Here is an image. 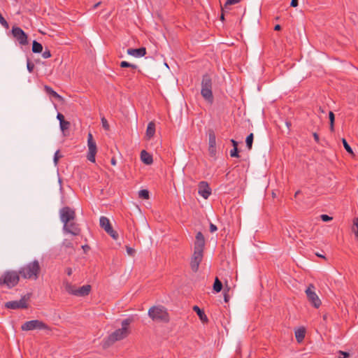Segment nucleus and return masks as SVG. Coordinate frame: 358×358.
Instances as JSON below:
<instances>
[{"instance_id":"35","label":"nucleus","mask_w":358,"mask_h":358,"mask_svg":"<svg viewBox=\"0 0 358 358\" xmlns=\"http://www.w3.org/2000/svg\"><path fill=\"white\" fill-rule=\"evenodd\" d=\"M230 156L231 157H239V154H238V148H234L232 150H231L230 151Z\"/></svg>"},{"instance_id":"17","label":"nucleus","mask_w":358,"mask_h":358,"mask_svg":"<svg viewBox=\"0 0 358 358\" xmlns=\"http://www.w3.org/2000/svg\"><path fill=\"white\" fill-rule=\"evenodd\" d=\"M194 250L203 251L205 246V238L203 234L199 231L196 235Z\"/></svg>"},{"instance_id":"21","label":"nucleus","mask_w":358,"mask_h":358,"mask_svg":"<svg viewBox=\"0 0 358 358\" xmlns=\"http://www.w3.org/2000/svg\"><path fill=\"white\" fill-rule=\"evenodd\" d=\"M141 159L146 165H150L153 162L152 155L143 150L141 152Z\"/></svg>"},{"instance_id":"15","label":"nucleus","mask_w":358,"mask_h":358,"mask_svg":"<svg viewBox=\"0 0 358 358\" xmlns=\"http://www.w3.org/2000/svg\"><path fill=\"white\" fill-rule=\"evenodd\" d=\"M199 191L198 193L204 199H208L211 194V188L206 181H201L198 185Z\"/></svg>"},{"instance_id":"13","label":"nucleus","mask_w":358,"mask_h":358,"mask_svg":"<svg viewBox=\"0 0 358 358\" xmlns=\"http://www.w3.org/2000/svg\"><path fill=\"white\" fill-rule=\"evenodd\" d=\"M203 257V251L194 250V253L191 258L190 267L193 272H197L199 264Z\"/></svg>"},{"instance_id":"2","label":"nucleus","mask_w":358,"mask_h":358,"mask_svg":"<svg viewBox=\"0 0 358 358\" xmlns=\"http://www.w3.org/2000/svg\"><path fill=\"white\" fill-rule=\"evenodd\" d=\"M20 275L19 271L15 270H7L0 276V287L12 289L20 282Z\"/></svg>"},{"instance_id":"32","label":"nucleus","mask_w":358,"mask_h":358,"mask_svg":"<svg viewBox=\"0 0 358 358\" xmlns=\"http://www.w3.org/2000/svg\"><path fill=\"white\" fill-rule=\"evenodd\" d=\"M342 143H343V147L345 149V150L349 154L353 155L354 153H353L352 149L351 148V147L350 146V145L348 144V143L347 142V141L345 138L342 139Z\"/></svg>"},{"instance_id":"6","label":"nucleus","mask_w":358,"mask_h":358,"mask_svg":"<svg viewBox=\"0 0 358 358\" xmlns=\"http://www.w3.org/2000/svg\"><path fill=\"white\" fill-rule=\"evenodd\" d=\"M61 222L67 227L68 222L75 220L76 212L69 206H64L59 210Z\"/></svg>"},{"instance_id":"50","label":"nucleus","mask_w":358,"mask_h":358,"mask_svg":"<svg viewBox=\"0 0 358 358\" xmlns=\"http://www.w3.org/2000/svg\"><path fill=\"white\" fill-rule=\"evenodd\" d=\"M224 300L226 303H227L229 300V296L226 292L224 293Z\"/></svg>"},{"instance_id":"19","label":"nucleus","mask_w":358,"mask_h":358,"mask_svg":"<svg viewBox=\"0 0 358 358\" xmlns=\"http://www.w3.org/2000/svg\"><path fill=\"white\" fill-rule=\"evenodd\" d=\"M44 91L47 94H48L50 97L55 98L59 101L63 102L64 98L60 96L57 92H56L51 87L48 85L44 86Z\"/></svg>"},{"instance_id":"20","label":"nucleus","mask_w":358,"mask_h":358,"mask_svg":"<svg viewBox=\"0 0 358 358\" xmlns=\"http://www.w3.org/2000/svg\"><path fill=\"white\" fill-rule=\"evenodd\" d=\"M90 291L91 286L90 285H83L76 289L75 296H85L90 294Z\"/></svg>"},{"instance_id":"31","label":"nucleus","mask_w":358,"mask_h":358,"mask_svg":"<svg viewBox=\"0 0 358 358\" xmlns=\"http://www.w3.org/2000/svg\"><path fill=\"white\" fill-rule=\"evenodd\" d=\"M138 196L143 199H149V191L147 189H141L138 192Z\"/></svg>"},{"instance_id":"36","label":"nucleus","mask_w":358,"mask_h":358,"mask_svg":"<svg viewBox=\"0 0 358 358\" xmlns=\"http://www.w3.org/2000/svg\"><path fill=\"white\" fill-rule=\"evenodd\" d=\"M101 123H102V127H103V129L105 130H109L110 126H109V124H108L107 120L105 117L101 118Z\"/></svg>"},{"instance_id":"55","label":"nucleus","mask_w":358,"mask_h":358,"mask_svg":"<svg viewBox=\"0 0 358 358\" xmlns=\"http://www.w3.org/2000/svg\"><path fill=\"white\" fill-rule=\"evenodd\" d=\"M101 4V2H98L96 3H95L94 6H93V9H95L99 5Z\"/></svg>"},{"instance_id":"14","label":"nucleus","mask_w":358,"mask_h":358,"mask_svg":"<svg viewBox=\"0 0 358 358\" xmlns=\"http://www.w3.org/2000/svg\"><path fill=\"white\" fill-rule=\"evenodd\" d=\"M208 152L211 157H214L216 155V136L213 129L208 130Z\"/></svg>"},{"instance_id":"47","label":"nucleus","mask_w":358,"mask_h":358,"mask_svg":"<svg viewBox=\"0 0 358 358\" xmlns=\"http://www.w3.org/2000/svg\"><path fill=\"white\" fill-rule=\"evenodd\" d=\"M313 138H314L315 141H316V143H320L319 135L316 132H314L313 134Z\"/></svg>"},{"instance_id":"53","label":"nucleus","mask_w":358,"mask_h":358,"mask_svg":"<svg viewBox=\"0 0 358 358\" xmlns=\"http://www.w3.org/2000/svg\"><path fill=\"white\" fill-rule=\"evenodd\" d=\"M274 30L275 31H280V30H281V26L280 24H276L274 27Z\"/></svg>"},{"instance_id":"3","label":"nucleus","mask_w":358,"mask_h":358,"mask_svg":"<svg viewBox=\"0 0 358 358\" xmlns=\"http://www.w3.org/2000/svg\"><path fill=\"white\" fill-rule=\"evenodd\" d=\"M131 321L132 320L130 318H127L122 320V328L116 329L114 332L110 334L107 338V343L108 344H113L116 341L126 338L129 333L128 327L131 324Z\"/></svg>"},{"instance_id":"4","label":"nucleus","mask_w":358,"mask_h":358,"mask_svg":"<svg viewBox=\"0 0 358 358\" xmlns=\"http://www.w3.org/2000/svg\"><path fill=\"white\" fill-rule=\"evenodd\" d=\"M201 94L208 103H213L214 97L213 94V81L210 76L208 73L203 75L201 80Z\"/></svg>"},{"instance_id":"49","label":"nucleus","mask_w":358,"mask_h":358,"mask_svg":"<svg viewBox=\"0 0 358 358\" xmlns=\"http://www.w3.org/2000/svg\"><path fill=\"white\" fill-rule=\"evenodd\" d=\"M290 6L292 7H296L298 6V0H292Z\"/></svg>"},{"instance_id":"39","label":"nucleus","mask_w":358,"mask_h":358,"mask_svg":"<svg viewBox=\"0 0 358 358\" xmlns=\"http://www.w3.org/2000/svg\"><path fill=\"white\" fill-rule=\"evenodd\" d=\"M62 245L66 248H73V243L71 241L67 240V239H65L64 241H63V243Z\"/></svg>"},{"instance_id":"9","label":"nucleus","mask_w":358,"mask_h":358,"mask_svg":"<svg viewBox=\"0 0 358 358\" xmlns=\"http://www.w3.org/2000/svg\"><path fill=\"white\" fill-rule=\"evenodd\" d=\"M87 146L88 152L87 158L90 162H95V156L97 152V147L91 133H89L87 135Z\"/></svg>"},{"instance_id":"60","label":"nucleus","mask_w":358,"mask_h":358,"mask_svg":"<svg viewBox=\"0 0 358 358\" xmlns=\"http://www.w3.org/2000/svg\"><path fill=\"white\" fill-rule=\"evenodd\" d=\"M122 75H123L124 76H128V73H127L126 72H123V73H122Z\"/></svg>"},{"instance_id":"51","label":"nucleus","mask_w":358,"mask_h":358,"mask_svg":"<svg viewBox=\"0 0 358 358\" xmlns=\"http://www.w3.org/2000/svg\"><path fill=\"white\" fill-rule=\"evenodd\" d=\"M82 248L84 250V252L86 253L90 250V246L87 245H84L82 246Z\"/></svg>"},{"instance_id":"7","label":"nucleus","mask_w":358,"mask_h":358,"mask_svg":"<svg viewBox=\"0 0 358 358\" xmlns=\"http://www.w3.org/2000/svg\"><path fill=\"white\" fill-rule=\"evenodd\" d=\"M29 294L23 296L19 301H10L5 303V308L8 309H25L27 308L28 305L27 301L29 299Z\"/></svg>"},{"instance_id":"54","label":"nucleus","mask_w":358,"mask_h":358,"mask_svg":"<svg viewBox=\"0 0 358 358\" xmlns=\"http://www.w3.org/2000/svg\"><path fill=\"white\" fill-rule=\"evenodd\" d=\"M110 162H111V164H112V165L115 166V165H116L117 161H116V159H115L114 157H113V158L111 159Z\"/></svg>"},{"instance_id":"42","label":"nucleus","mask_w":358,"mask_h":358,"mask_svg":"<svg viewBox=\"0 0 358 358\" xmlns=\"http://www.w3.org/2000/svg\"><path fill=\"white\" fill-rule=\"evenodd\" d=\"M353 224H354V227L357 228V230L356 231L355 230V234L356 237L358 239V217L354 220Z\"/></svg>"},{"instance_id":"61","label":"nucleus","mask_w":358,"mask_h":358,"mask_svg":"<svg viewBox=\"0 0 358 358\" xmlns=\"http://www.w3.org/2000/svg\"><path fill=\"white\" fill-rule=\"evenodd\" d=\"M327 315H324L323 316V319H324V320H327Z\"/></svg>"},{"instance_id":"56","label":"nucleus","mask_w":358,"mask_h":358,"mask_svg":"<svg viewBox=\"0 0 358 358\" xmlns=\"http://www.w3.org/2000/svg\"><path fill=\"white\" fill-rule=\"evenodd\" d=\"M300 193H301L300 190L296 191L295 194H294V197H296Z\"/></svg>"},{"instance_id":"25","label":"nucleus","mask_w":358,"mask_h":358,"mask_svg":"<svg viewBox=\"0 0 358 358\" xmlns=\"http://www.w3.org/2000/svg\"><path fill=\"white\" fill-rule=\"evenodd\" d=\"M64 285L66 291L69 294L75 295L76 289H77L75 285H71L70 282H69L67 281H64Z\"/></svg>"},{"instance_id":"12","label":"nucleus","mask_w":358,"mask_h":358,"mask_svg":"<svg viewBox=\"0 0 358 358\" xmlns=\"http://www.w3.org/2000/svg\"><path fill=\"white\" fill-rule=\"evenodd\" d=\"M12 34L20 45H25L28 44L27 34L20 27H13Z\"/></svg>"},{"instance_id":"52","label":"nucleus","mask_w":358,"mask_h":358,"mask_svg":"<svg viewBox=\"0 0 358 358\" xmlns=\"http://www.w3.org/2000/svg\"><path fill=\"white\" fill-rule=\"evenodd\" d=\"M231 142L234 148H238V142L236 141L231 139Z\"/></svg>"},{"instance_id":"41","label":"nucleus","mask_w":358,"mask_h":358,"mask_svg":"<svg viewBox=\"0 0 358 358\" xmlns=\"http://www.w3.org/2000/svg\"><path fill=\"white\" fill-rule=\"evenodd\" d=\"M127 252L129 255L130 256H134L136 251L134 248H131V247H129V246H127Z\"/></svg>"},{"instance_id":"34","label":"nucleus","mask_w":358,"mask_h":358,"mask_svg":"<svg viewBox=\"0 0 358 358\" xmlns=\"http://www.w3.org/2000/svg\"><path fill=\"white\" fill-rule=\"evenodd\" d=\"M62 157V155H59V150H57L55 153L54 159H53V161H54V163L55 165H57L58 164L59 159Z\"/></svg>"},{"instance_id":"48","label":"nucleus","mask_w":358,"mask_h":358,"mask_svg":"<svg viewBox=\"0 0 358 358\" xmlns=\"http://www.w3.org/2000/svg\"><path fill=\"white\" fill-rule=\"evenodd\" d=\"M65 272H66V273L68 275H69V276H70V275H71V274H72V273H73V270H72V268H71L68 267V268H66Z\"/></svg>"},{"instance_id":"23","label":"nucleus","mask_w":358,"mask_h":358,"mask_svg":"<svg viewBox=\"0 0 358 358\" xmlns=\"http://www.w3.org/2000/svg\"><path fill=\"white\" fill-rule=\"evenodd\" d=\"M155 134V124L154 122H150L146 129V136L150 139Z\"/></svg>"},{"instance_id":"45","label":"nucleus","mask_w":358,"mask_h":358,"mask_svg":"<svg viewBox=\"0 0 358 358\" xmlns=\"http://www.w3.org/2000/svg\"><path fill=\"white\" fill-rule=\"evenodd\" d=\"M217 230V227L213 223L210 224V231L211 233L215 232Z\"/></svg>"},{"instance_id":"43","label":"nucleus","mask_w":358,"mask_h":358,"mask_svg":"<svg viewBox=\"0 0 358 358\" xmlns=\"http://www.w3.org/2000/svg\"><path fill=\"white\" fill-rule=\"evenodd\" d=\"M240 1H241V0H227L224 6H227V5L235 4Z\"/></svg>"},{"instance_id":"46","label":"nucleus","mask_w":358,"mask_h":358,"mask_svg":"<svg viewBox=\"0 0 358 358\" xmlns=\"http://www.w3.org/2000/svg\"><path fill=\"white\" fill-rule=\"evenodd\" d=\"M57 118L59 121V123L64 120V116L62 113H57Z\"/></svg>"},{"instance_id":"29","label":"nucleus","mask_w":358,"mask_h":358,"mask_svg":"<svg viewBox=\"0 0 358 358\" xmlns=\"http://www.w3.org/2000/svg\"><path fill=\"white\" fill-rule=\"evenodd\" d=\"M120 66L122 68H131L133 70H136L138 68V66L136 65L131 64L126 61L121 62L120 64Z\"/></svg>"},{"instance_id":"24","label":"nucleus","mask_w":358,"mask_h":358,"mask_svg":"<svg viewBox=\"0 0 358 358\" xmlns=\"http://www.w3.org/2000/svg\"><path fill=\"white\" fill-rule=\"evenodd\" d=\"M306 329L299 328L295 331V337L298 343H301L305 338Z\"/></svg>"},{"instance_id":"57","label":"nucleus","mask_w":358,"mask_h":358,"mask_svg":"<svg viewBox=\"0 0 358 358\" xmlns=\"http://www.w3.org/2000/svg\"><path fill=\"white\" fill-rule=\"evenodd\" d=\"M316 255H317V257H322V258L325 259V257H324V256H323L322 255H320V254L317 253V254H316Z\"/></svg>"},{"instance_id":"18","label":"nucleus","mask_w":358,"mask_h":358,"mask_svg":"<svg viewBox=\"0 0 358 358\" xmlns=\"http://www.w3.org/2000/svg\"><path fill=\"white\" fill-rule=\"evenodd\" d=\"M128 55H131L135 57H141L145 55L146 54V48L144 47H141L140 48H129L127 50Z\"/></svg>"},{"instance_id":"1","label":"nucleus","mask_w":358,"mask_h":358,"mask_svg":"<svg viewBox=\"0 0 358 358\" xmlns=\"http://www.w3.org/2000/svg\"><path fill=\"white\" fill-rule=\"evenodd\" d=\"M18 271L24 279L37 280L41 272V266L38 260H34L20 267Z\"/></svg>"},{"instance_id":"8","label":"nucleus","mask_w":358,"mask_h":358,"mask_svg":"<svg viewBox=\"0 0 358 358\" xmlns=\"http://www.w3.org/2000/svg\"><path fill=\"white\" fill-rule=\"evenodd\" d=\"M21 329L22 331H31L34 329H49V327L41 320H34L24 322L22 325Z\"/></svg>"},{"instance_id":"58","label":"nucleus","mask_w":358,"mask_h":358,"mask_svg":"<svg viewBox=\"0 0 358 358\" xmlns=\"http://www.w3.org/2000/svg\"><path fill=\"white\" fill-rule=\"evenodd\" d=\"M286 124L287 127H289L291 126V123L289 122H286Z\"/></svg>"},{"instance_id":"40","label":"nucleus","mask_w":358,"mask_h":358,"mask_svg":"<svg viewBox=\"0 0 358 358\" xmlns=\"http://www.w3.org/2000/svg\"><path fill=\"white\" fill-rule=\"evenodd\" d=\"M42 57L44 58V59H48L49 57H51V53H50V51L48 49H46L43 53H42Z\"/></svg>"},{"instance_id":"59","label":"nucleus","mask_w":358,"mask_h":358,"mask_svg":"<svg viewBox=\"0 0 358 358\" xmlns=\"http://www.w3.org/2000/svg\"><path fill=\"white\" fill-rule=\"evenodd\" d=\"M220 20H222V21L224 20V17L223 14H222V15L220 17Z\"/></svg>"},{"instance_id":"5","label":"nucleus","mask_w":358,"mask_h":358,"mask_svg":"<svg viewBox=\"0 0 358 358\" xmlns=\"http://www.w3.org/2000/svg\"><path fill=\"white\" fill-rule=\"evenodd\" d=\"M148 315L155 321L169 322V314L163 306H153L148 310Z\"/></svg>"},{"instance_id":"44","label":"nucleus","mask_w":358,"mask_h":358,"mask_svg":"<svg viewBox=\"0 0 358 358\" xmlns=\"http://www.w3.org/2000/svg\"><path fill=\"white\" fill-rule=\"evenodd\" d=\"M338 353L342 355V357H339L338 358H347L350 355L348 352L341 350H340Z\"/></svg>"},{"instance_id":"38","label":"nucleus","mask_w":358,"mask_h":358,"mask_svg":"<svg viewBox=\"0 0 358 358\" xmlns=\"http://www.w3.org/2000/svg\"><path fill=\"white\" fill-rule=\"evenodd\" d=\"M320 217H321V220L323 221V222H329L331 220H333V217L328 215H326V214H322L320 215Z\"/></svg>"},{"instance_id":"37","label":"nucleus","mask_w":358,"mask_h":358,"mask_svg":"<svg viewBox=\"0 0 358 358\" xmlns=\"http://www.w3.org/2000/svg\"><path fill=\"white\" fill-rule=\"evenodd\" d=\"M34 64L31 62L29 59H27V68L29 73H31L34 71Z\"/></svg>"},{"instance_id":"10","label":"nucleus","mask_w":358,"mask_h":358,"mask_svg":"<svg viewBox=\"0 0 358 358\" xmlns=\"http://www.w3.org/2000/svg\"><path fill=\"white\" fill-rule=\"evenodd\" d=\"M99 224L100 227L103 228L114 240H117L118 238V234L113 229L108 218L101 216L99 220Z\"/></svg>"},{"instance_id":"30","label":"nucleus","mask_w":358,"mask_h":358,"mask_svg":"<svg viewBox=\"0 0 358 358\" xmlns=\"http://www.w3.org/2000/svg\"><path fill=\"white\" fill-rule=\"evenodd\" d=\"M329 124H330V129L331 131H334L335 115L332 111H329Z\"/></svg>"},{"instance_id":"26","label":"nucleus","mask_w":358,"mask_h":358,"mask_svg":"<svg viewBox=\"0 0 358 358\" xmlns=\"http://www.w3.org/2000/svg\"><path fill=\"white\" fill-rule=\"evenodd\" d=\"M42 51L43 45L36 41H34L32 43V52L34 53H41Z\"/></svg>"},{"instance_id":"11","label":"nucleus","mask_w":358,"mask_h":358,"mask_svg":"<svg viewBox=\"0 0 358 358\" xmlns=\"http://www.w3.org/2000/svg\"><path fill=\"white\" fill-rule=\"evenodd\" d=\"M315 287L310 284L306 290V294L309 302L316 308H318L321 305V300L319 299L317 294L314 291Z\"/></svg>"},{"instance_id":"28","label":"nucleus","mask_w":358,"mask_h":358,"mask_svg":"<svg viewBox=\"0 0 358 358\" xmlns=\"http://www.w3.org/2000/svg\"><path fill=\"white\" fill-rule=\"evenodd\" d=\"M254 139V135L252 133H250L245 139L246 146L249 150L252 149V143Z\"/></svg>"},{"instance_id":"27","label":"nucleus","mask_w":358,"mask_h":358,"mask_svg":"<svg viewBox=\"0 0 358 358\" xmlns=\"http://www.w3.org/2000/svg\"><path fill=\"white\" fill-rule=\"evenodd\" d=\"M222 282L218 279L217 277L215 278V282L213 284V289L216 292H220L222 289Z\"/></svg>"},{"instance_id":"33","label":"nucleus","mask_w":358,"mask_h":358,"mask_svg":"<svg viewBox=\"0 0 358 358\" xmlns=\"http://www.w3.org/2000/svg\"><path fill=\"white\" fill-rule=\"evenodd\" d=\"M60 129L62 131L68 129L70 127V122L65 120L59 123Z\"/></svg>"},{"instance_id":"22","label":"nucleus","mask_w":358,"mask_h":358,"mask_svg":"<svg viewBox=\"0 0 358 358\" xmlns=\"http://www.w3.org/2000/svg\"><path fill=\"white\" fill-rule=\"evenodd\" d=\"M193 310L196 312V313L197 314V315L199 316V319L202 322L206 323L208 322V319L206 315L205 314L204 311L202 309H201L199 306H194L193 307Z\"/></svg>"},{"instance_id":"16","label":"nucleus","mask_w":358,"mask_h":358,"mask_svg":"<svg viewBox=\"0 0 358 358\" xmlns=\"http://www.w3.org/2000/svg\"><path fill=\"white\" fill-rule=\"evenodd\" d=\"M63 230L65 232L71 234L73 236H78L80 233L79 224H77L74 220L68 222L66 227H65V224H64Z\"/></svg>"}]
</instances>
